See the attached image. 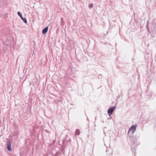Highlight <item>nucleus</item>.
Instances as JSON below:
<instances>
[{"instance_id": "f257e3e1", "label": "nucleus", "mask_w": 156, "mask_h": 156, "mask_svg": "<svg viewBox=\"0 0 156 156\" xmlns=\"http://www.w3.org/2000/svg\"><path fill=\"white\" fill-rule=\"evenodd\" d=\"M136 124L132 125L129 128L127 134L129 135L130 134H133L136 130Z\"/></svg>"}, {"instance_id": "f03ea898", "label": "nucleus", "mask_w": 156, "mask_h": 156, "mask_svg": "<svg viewBox=\"0 0 156 156\" xmlns=\"http://www.w3.org/2000/svg\"><path fill=\"white\" fill-rule=\"evenodd\" d=\"M117 104V102L116 103V105L115 106H113L112 107H110L108 109L107 111L108 113L110 116L112 114L113 112L115 109Z\"/></svg>"}, {"instance_id": "7ed1b4c3", "label": "nucleus", "mask_w": 156, "mask_h": 156, "mask_svg": "<svg viewBox=\"0 0 156 156\" xmlns=\"http://www.w3.org/2000/svg\"><path fill=\"white\" fill-rule=\"evenodd\" d=\"M69 142L70 143H71V140L69 136L67 135L65 138L63 140V143L64 144H65L66 143H68Z\"/></svg>"}, {"instance_id": "20e7f679", "label": "nucleus", "mask_w": 156, "mask_h": 156, "mask_svg": "<svg viewBox=\"0 0 156 156\" xmlns=\"http://www.w3.org/2000/svg\"><path fill=\"white\" fill-rule=\"evenodd\" d=\"M7 149L9 151H11L12 149L11 148V143L9 139H7Z\"/></svg>"}, {"instance_id": "39448f33", "label": "nucleus", "mask_w": 156, "mask_h": 156, "mask_svg": "<svg viewBox=\"0 0 156 156\" xmlns=\"http://www.w3.org/2000/svg\"><path fill=\"white\" fill-rule=\"evenodd\" d=\"M17 14L20 17V18H21L22 20L25 23H27V21L26 19L25 18L23 17L22 14L20 12L18 11L17 12Z\"/></svg>"}, {"instance_id": "423d86ee", "label": "nucleus", "mask_w": 156, "mask_h": 156, "mask_svg": "<svg viewBox=\"0 0 156 156\" xmlns=\"http://www.w3.org/2000/svg\"><path fill=\"white\" fill-rule=\"evenodd\" d=\"M133 134H130L128 135L129 136L130 140L133 142L134 144V140L135 139V136L133 135Z\"/></svg>"}, {"instance_id": "0eeeda50", "label": "nucleus", "mask_w": 156, "mask_h": 156, "mask_svg": "<svg viewBox=\"0 0 156 156\" xmlns=\"http://www.w3.org/2000/svg\"><path fill=\"white\" fill-rule=\"evenodd\" d=\"M48 30V26L44 28L42 30V33L44 34H45L47 32Z\"/></svg>"}, {"instance_id": "6e6552de", "label": "nucleus", "mask_w": 156, "mask_h": 156, "mask_svg": "<svg viewBox=\"0 0 156 156\" xmlns=\"http://www.w3.org/2000/svg\"><path fill=\"white\" fill-rule=\"evenodd\" d=\"M80 133V131L79 129H77L76 130L75 135H79Z\"/></svg>"}, {"instance_id": "1a4fd4ad", "label": "nucleus", "mask_w": 156, "mask_h": 156, "mask_svg": "<svg viewBox=\"0 0 156 156\" xmlns=\"http://www.w3.org/2000/svg\"><path fill=\"white\" fill-rule=\"evenodd\" d=\"M106 152L107 156H112V153L111 152L109 153V151L108 150H107Z\"/></svg>"}, {"instance_id": "9d476101", "label": "nucleus", "mask_w": 156, "mask_h": 156, "mask_svg": "<svg viewBox=\"0 0 156 156\" xmlns=\"http://www.w3.org/2000/svg\"><path fill=\"white\" fill-rule=\"evenodd\" d=\"M148 22H149V21L148 20L147 21V26H146V27L148 31H149V32H150V30H149V27H148V24H149Z\"/></svg>"}, {"instance_id": "9b49d317", "label": "nucleus", "mask_w": 156, "mask_h": 156, "mask_svg": "<svg viewBox=\"0 0 156 156\" xmlns=\"http://www.w3.org/2000/svg\"><path fill=\"white\" fill-rule=\"evenodd\" d=\"M93 7V4H91L89 5H88V7L90 9L92 8Z\"/></svg>"}, {"instance_id": "f8f14e48", "label": "nucleus", "mask_w": 156, "mask_h": 156, "mask_svg": "<svg viewBox=\"0 0 156 156\" xmlns=\"http://www.w3.org/2000/svg\"><path fill=\"white\" fill-rule=\"evenodd\" d=\"M9 156H16L14 155L11 154V155H10Z\"/></svg>"}]
</instances>
